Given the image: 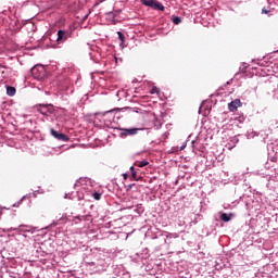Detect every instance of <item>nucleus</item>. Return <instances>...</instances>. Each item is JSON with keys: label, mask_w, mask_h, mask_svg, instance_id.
<instances>
[{"label": "nucleus", "mask_w": 278, "mask_h": 278, "mask_svg": "<svg viewBox=\"0 0 278 278\" xmlns=\"http://www.w3.org/2000/svg\"><path fill=\"white\" fill-rule=\"evenodd\" d=\"M92 197H93V199H94L96 201H101V193H100V192H94V193L92 194Z\"/></svg>", "instance_id": "obj_12"}, {"label": "nucleus", "mask_w": 278, "mask_h": 278, "mask_svg": "<svg viewBox=\"0 0 278 278\" xmlns=\"http://www.w3.org/2000/svg\"><path fill=\"white\" fill-rule=\"evenodd\" d=\"M31 75L35 79L41 81V79L47 77V70L43 65H36L31 68Z\"/></svg>", "instance_id": "obj_1"}, {"label": "nucleus", "mask_w": 278, "mask_h": 278, "mask_svg": "<svg viewBox=\"0 0 278 278\" xmlns=\"http://www.w3.org/2000/svg\"><path fill=\"white\" fill-rule=\"evenodd\" d=\"M66 40H68V33H66L65 30H59L56 42H66Z\"/></svg>", "instance_id": "obj_6"}, {"label": "nucleus", "mask_w": 278, "mask_h": 278, "mask_svg": "<svg viewBox=\"0 0 278 278\" xmlns=\"http://www.w3.org/2000/svg\"><path fill=\"white\" fill-rule=\"evenodd\" d=\"M81 220H88V215L73 217V223H75V225H78Z\"/></svg>", "instance_id": "obj_8"}, {"label": "nucleus", "mask_w": 278, "mask_h": 278, "mask_svg": "<svg viewBox=\"0 0 278 278\" xmlns=\"http://www.w3.org/2000/svg\"><path fill=\"white\" fill-rule=\"evenodd\" d=\"M142 5H147L148 8H152V10H159L160 12H164V7L157 0H140Z\"/></svg>", "instance_id": "obj_2"}, {"label": "nucleus", "mask_w": 278, "mask_h": 278, "mask_svg": "<svg viewBox=\"0 0 278 278\" xmlns=\"http://www.w3.org/2000/svg\"><path fill=\"white\" fill-rule=\"evenodd\" d=\"M173 23L174 25H179V23H181V17H178V16L174 17Z\"/></svg>", "instance_id": "obj_13"}, {"label": "nucleus", "mask_w": 278, "mask_h": 278, "mask_svg": "<svg viewBox=\"0 0 278 278\" xmlns=\"http://www.w3.org/2000/svg\"><path fill=\"white\" fill-rule=\"evenodd\" d=\"M242 106V102L240 101V99H236L235 101H231L230 103H228V110L230 112H237L239 108Z\"/></svg>", "instance_id": "obj_5"}, {"label": "nucleus", "mask_w": 278, "mask_h": 278, "mask_svg": "<svg viewBox=\"0 0 278 278\" xmlns=\"http://www.w3.org/2000/svg\"><path fill=\"white\" fill-rule=\"evenodd\" d=\"M131 179L138 181V174L136 172H131Z\"/></svg>", "instance_id": "obj_15"}, {"label": "nucleus", "mask_w": 278, "mask_h": 278, "mask_svg": "<svg viewBox=\"0 0 278 278\" xmlns=\"http://www.w3.org/2000/svg\"><path fill=\"white\" fill-rule=\"evenodd\" d=\"M155 92H157V87H154L151 91V94H155Z\"/></svg>", "instance_id": "obj_17"}, {"label": "nucleus", "mask_w": 278, "mask_h": 278, "mask_svg": "<svg viewBox=\"0 0 278 278\" xmlns=\"http://www.w3.org/2000/svg\"><path fill=\"white\" fill-rule=\"evenodd\" d=\"M7 94L9 96V97H14V94H16V88H14V87H7Z\"/></svg>", "instance_id": "obj_10"}, {"label": "nucleus", "mask_w": 278, "mask_h": 278, "mask_svg": "<svg viewBox=\"0 0 278 278\" xmlns=\"http://www.w3.org/2000/svg\"><path fill=\"white\" fill-rule=\"evenodd\" d=\"M37 112L42 114L43 116H49V114H53V105L51 104H37L36 106Z\"/></svg>", "instance_id": "obj_3"}, {"label": "nucleus", "mask_w": 278, "mask_h": 278, "mask_svg": "<svg viewBox=\"0 0 278 278\" xmlns=\"http://www.w3.org/2000/svg\"><path fill=\"white\" fill-rule=\"evenodd\" d=\"M268 12H270L269 10H266L265 8L262 9V14H268Z\"/></svg>", "instance_id": "obj_16"}, {"label": "nucleus", "mask_w": 278, "mask_h": 278, "mask_svg": "<svg viewBox=\"0 0 278 278\" xmlns=\"http://www.w3.org/2000/svg\"><path fill=\"white\" fill-rule=\"evenodd\" d=\"M129 188H134V185H129Z\"/></svg>", "instance_id": "obj_22"}, {"label": "nucleus", "mask_w": 278, "mask_h": 278, "mask_svg": "<svg viewBox=\"0 0 278 278\" xmlns=\"http://www.w3.org/2000/svg\"><path fill=\"white\" fill-rule=\"evenodd\" d=\"M108 15L111 16L112 18H114L115 16L113 12H109Z\"/></svg>", "instance_id": "obj_18"}, {"label": "nucleus", "mask_w": 278, "mask_h": 278, "mask_svg": "<svg viewBox=\"0 0 278 278\" xmlns=\"http://www.w3.org/2000/svg\"><path fill=\"white\" fill-rule=\"evenodd\" d=\"M117 36L122 42H125V35L122 31H117Z\"/></svg>", "instance_id": "obj_14"}, {"label": "nucleus", "mask_w": 278, "mask_h": 278, "mask_svg": "<svg viewBox=\"0 0 278 278\" xmlns=\"http://www.w3.org/2000/svg\"><path fill=\"white\" fill-rule=\"evenodd\" d=\"M233 216L232 213L227 214V213H223L220 215V220H223L224 223H229V220H231V217Z\"/></svg>", "instance_id": "obj_9"}, {"label": "nucleus", "mask_w": 278, "mask_h": 278, "mask_svg": "<svg viewBox=\"0 0 278 278\" xmlns=\"http://www.w3.org/2000/svg\"><path fill=\"white\" fill-rule=\"evenodd\" d=\"M140 131V128H124L122 129V136H136Z\"/></svg>", "instance_id": "obj_7"}, {"label": "nucleus", "mask_w": 278, "mask_h": 278, "mask_svg": "<svg viewBox=\"0 0 278 278\" xmlns=\"http://www.w3.org/2000/svg\"><path fill=\"white\" fill-rule=\"evenodd\" d=\"M124 179H127L128 175L127 174H123Z\"/></svg>", "instance_id": "obj_20"}, {"label": "nucleus", "mask_w": 278, "mask_h": 278, "mask_svg": "<svg viewBox=\"0 0 278 278\" xmlns=\"http://www.w3.org/2000/svg\"><path fill=\"white\" fill-rule=\"evenodd\" d=\"M131 173L136 172V168H134V166L130 167Z\"/></svg>", "instance_id": "obj_19"}, {"label": "nucleus", "mask_w": 278, "mask_h": 278, "mask_svg": "<svg viewBox=\"0 0 278 278\" xmlns=\"http://www.w3.org/2000/svg\"><path fill=\"white\" fill-rule=\"evenodd\" d=\"M20 227H21V229H24V227H27V226H23V225H22V226H20Z\"/></svg>", "instance_id": "obj_21"}, {"label": "nucleus", "mask_w": 278, "mask_h": 278, "mask_svg": "<svg viewBox=\"0 0 278 278\" xmlns=\"http://www.w3.org/2000/svg\"><path fill=\"white\" fill-rule=\"evenodd\" d=\"M135 165L138 166L139 168H144V166H149V161H139L135 163Z\"/></svg>", "instance_id": "obj_11"}, {"label": "nucleus", "mask_w": 278, "mask_h": 278, "mask_svg": "<svg viewBox=\"0 0 278 278\" xmlns=\"http://www.w3.org/2000/svg\"><path fill=\"white\" fill-rule=\"evenodd\" d=\"M50 134L56 140H61L62 142H68V136H66V135H64L62 132H59L58 130H55L53 128L50 129Z\"/></svg>", "instance_id": "obj_4"}]
</instances>
